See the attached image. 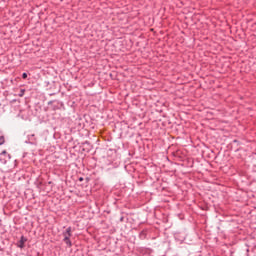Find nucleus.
I'll return each instance as SVG.
<instances>
[{
  "label": "nucleus",
  "mask_w": 256,
  "mask_h": 256,
  "mask_svg": "<svg viewBox=\"0 0 256 256\" xmlns=\"http://www.w3.org/2000/svg\"><path fill=\"white\" fill-rule=\"evenodd\" d=\"M4 144H5V137L0 136V145H4Z\"/></svg>",
  "instance_id": "obj_5"
},
{
  "label": "nucleus",
  "mask_w": 256,
  "mask_h": 256,
  "mask_svg": "<svg viewBox=\"0 0 256 256\" xmlns=\"http://www.w3.org/2000/svg\"><path fill=\"white\" fill-rule=\"evenodd\" d=\"M27 139L29 140L30 145H37L35 134H28Z\"/></svg>",
  "instance_id": "obj_4"
},
{
  "label": "nucleus",
  "mask_w": 256,
  "mask_h": 256,
  "mask_svg": "<svg viewBox=\"0 0 256 256\" xmlns=\"http://www.w3.org/2000/svg\"><path fill=\"white\" fill-rule=\"evenodd\" d=\"M25 243H27V238L25 236H21L20 241L16 245L19 249H24Z\"/></svg>",
  "instance_id": "obj_3"
},
{
  "label": "nucleus",
  "mask_w": 256,
  "mask_h": 256,
  "mask_svg": "<svg viewBox=\"0 0 256 256\" xmlns=\"http://www.w3.org/2000/svg\"><path fill=\"white\" fill-rule=\"evenodd\" d=\"M51 103H53V101L48 102V105H51Z\"/></svg>",
  "instance_id": "obj_9"
},
{
  "label": "nucleus",
  "mask_w": 256,
  "mask_h": 256,
  "mask_svg": "<svg viewBox=\"0 0 256 256\" xmlns=\"http://www.w3.org/2000/svg\"><path fill=\"white\" fill-rule=\"evenodd\" d=\"M25 143H27L28 145H31V142H29L28 138H27V140L25 141Z\"/></svg>",
  "instance_id": "obj_8"
},
{
  "label": "nucleus",
  "mask_w": 256,
  "mask_h": 256,
  "mask_svg": "<svg viewBox=\"0 0 256 256\" xmlns=\"http://www.w3.org/2000/svg\"><path fill=\"white\" fill-rule=\"evenodd\" d=\"M25 95V89H22L20 94H19V97H23Z\"/></svg>",
  "instance_id": "obj_6"
},
{
  "label": "nucleus",
  "mask_w": 256,
  "mask_h": 256,
  "mask_svg": "<svg viewBox=\"0 0 256 256\" xmlns=\"http://www.w3.org/2000/svg\"><path fill=\"white\" fill-rule=\"evenodd\" d=\"M22 79H27V73H26V72H24V73L22 74Z\"/></svg>",
  "instance_id": "obj_7"
},
{
  "label": "nucleus",
  "mask_w": 256,
  "mask_h": 256,
  "mask_svg": "<svg viewBox=\"0 0 256 256\" xmlns=\"http://www.w3.org/2000/svg\"><path fill=\"white\" fill-rule=\"evenodd\" d=\"M71 231H72V228H71V226H69L66 229V231H64L62 233V235L64 237L63 241L67 245V247H72L73 246V243H71V236H72Z\"/></svg>",
  "instance_id": "obj_1"
},
{
  "label": "nucleus",
  "mask_w": 256,
  "mask_h": 256,
  "mask_svg": "<svg viewBox=\"0 0 256 256\" xmlns=\"http://www.w3.org/2000/svg\"><path fill=\"white\" fill-rule=\"evenodd\" d=\"M0 155H4L5 158H0V163L2 165H7V161H11V154L7 153L6 150H3Z\"/></svg>",
  "instance_id": "obj_2"
}]
</instances>
